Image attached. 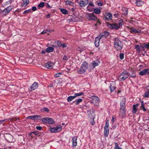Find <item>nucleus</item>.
I'll use <instances>...</instances> for the list:
<instances>
[{
  "mask_svg": "<svg viewBox=\"0 0 149 149\" xmlns=\"http://www.w3.org/2000/svg\"><path fill=\"white\" fill-rule=\"evenodd\" d=\"M114 47L117 51L121 50L123 46L122 42L118 38H114Z\"/></svg>",
  "mask_w": 149,
  "mask_h": 149,
  "instance_id": "nucleus-1",
  "label": "nucleus"
},
{
  "mask_svg": "<svg viewBox=\"0 0 149 149\" xmlns=\"http://www.w3.org/2000/svg\"><path fill=\"white\" fill-rule=\"evenodd\" d=\"M88 67V64L86 61L84 62L81 65L80 68L77 70L79 74H83L87 70Z\"/></svg>",
  "mask_w": 149,
  "mask_h": 149,
  "instance_id": "nucleus-2",
  "label": "nucleus"
},
{
  "mask_svg": "<svg viewBox=\"0 0 149 149\" xmlns=\"http://www.w3.org/2000/svg\"><path fill=\"white\" fill-rule=\"evenodd\" d=\"M125 100L124 98H123L120 102V114H124L126 112L125 108Z\"/></svg>",
  "mask_w": 149,
  "mask_h": 149,
  "instance_id": "nucleus-3",
  "label": "nucleus"
},
{
  "mask_svg": "<svg viewBox=\"0 0 149 149\" xmlns=\"http://www.w3.org/2000/svg\"><path fill=\"white\" fill-rule=\"evenodd\" d=\"M129 76V74L126 71L123 72L119 76V78L120 81L123 80L127 79Z\"/></svg>",
  "mask_w": 149,
  "mask_h": 149,
  "instance_id": "nucleus-4",
  "label": "nucleus"
},
{
  "mask_svg": "<svg viewBox=\"0 0 149 149\" xmlns=\"http://www.w3.org/2000/svg\"><path fill=\"white\" fill-rule=\"evenodd\" d=\"M41 120L43 122L52 125L54 123V120L52 118H43Z\"/></svg>",
  "mask_w": 149,
  "mask_h": 149,
  "instance_id": "nucleus-5",
  "label": "nucleus"
},
{
  "mask_svg": "<svg viewBox=\"0 0 149 149\" xmlns=\"http://www.w3.org/2000/svg\"><path fill=\"white\" fill-rule=\"evenodd\" d=\"M100 62L98 60L93 61L90 65V67L91 69H93L96 66H97L100 63Z\"/></svg>",
  "mask_w": 149,
  "mask_h": 149,
  "instance_id": "nucleus-6",
  "label": "nucleus"
},
{
  "mask_svg": "<svg viewBox=\"0 0 149 149\" xmlns=\"http://www.w3.org/2000/svg\"><path fill=\"white\" fill-rule=\"evenodd\" d=\"M86 18L90 20H95L97 19V18L93 13H88L86 15Z\"/></svg>",
  "mask_w": 149,
  "mask_h": 149,
  "instance_id": "nucleus-7",
  "label": "nucleus"
},
{
  "mask_svg": "<svg viewBox=\"0 0 149 149\" xmlns=\"http://www.w3.org/2000/svg\"><path fill=\"white\" fill-rule=\"evenodd\" d=\"M91 98L92 100L93 103L97 105V103L100 102L99 98L95 95L92 96Z\"/></svg>",
  "mask_w": 149,
  "mask_h": 149,
  "instance_id": "nucleus-8",
  "label": "nucleus"
},
{
  "mask_svg": "<svg viewBox=\"0 0 149 149\" xmlns=\"http://www.w3.org/2000/svg\"><path fill=\"white\" fill-rule=\"evenodd\" d=\"M42 117L40 115H35L33 116H29L26 118V119H30L32 120H40Z\"/></svg>",
  "mask_w": 149,
  "mask_h": 149,
  "instance_id": "nucleus-9",
  "label": "nucleus"
},
{
  "mask_svg": "<svg viewBox=\"0 0 149 149\" xmlns=\"http://www.w3.org/2000/svg\"><path fill=\"white\" fill-rule=\"evenodd\" d=\"M79 20V18L77 16L74 15L72 16H70V18H69L67 19V21L70 22L71 21L77 22Z\"/></svg>",
  "mask_w": 149,
  "mask_h": 149,
  "instance_id": "nucleus-10",
  "label": "nucleus"
},
{
  "mask_svg": "<svg viewBox=\"0 0 149 149\" xmlns=\"http://www.w3.org/2000/svg\"><path fill=\"white\" fill-rule=\"evenodd\" d=\"M61 129V126H58L56 127L53 128H50V130L51 132L52 133H56L60 131Z\"/></svg>",
  "mask_w": 149,
  "mask_h": 149,
  "instance_id": "nucleus-11",
  "label": "nucleus"
},
{
  "mask_svg": "<svg viewBox=\"0 0 149 149\" xmlns=\"http://www.w3.org/2000/svg\"><path fill=\"white\" fill-rule=\"evenodd\" d=\"M88 3V0H80L79 3V6L81 7L85 6Z\"/></svg>",
  "mask_w": 149,
  "mask_h": 149,
  "instance_id": "nucleus-12",
  "label": "nucleus"
},
{
  "mask_svg": "<svg viewBox=\"0 0 149 149\" xmlns=\"http://www.w3.org/2000/svg\"><path fill=\"white\" fill-rule=\"evenodd\" d=\"M139 75L143 76L147 74L149 75V68L145 69L141 71L139 74Z\"/></svg>",
  "mask_w": 149,
  "mask_h": 149,
  "instance_id": "nucleus-13",
  "label": "nucleus"
},
{
  "mask_svg": "<svg viewBox=\"0 0 149 149\" xmlns=\"http://www.w3.org/2000/svg\"><path fill=\"white\" fill-rule=\"evenodd\" d=\"M13 8V6H9L4 9L3 12L5 14V15H6L8 13H9Z\"/></svg>",
  "mask_w": 149,
  "mask_h": 149,
  "instance_id": "nucleus-14",
  "label": "nucleus"
},
{
  "mask_svg": "<svg viewBox=\"0 0 149 149\" xmlns=\"http://www.w3.org/2000/svg\"><path fill=\"white\" fill-rule=\"evenodd\" d=\"M107 26L109 28L111 29H119V26H118V25L116 24L108 23L107 24Z\"/></svg>",
  "mask_w": 149,
  "mask_h": 149,
  "instance_id": "nucleus-15",
  "label": "nucleus"
},
{
  "mask_svg": "<svg viewBox=\"0 0 149 149\" xmlns=\"http://www.w3.org/2000/svg\"><path fill=\"white\" fill-rule=\"evenodd\" d=\"M135 49L137 52H140L142 51H144V48L143 47V45H137L135 46Z\"/></svg>",
  "mask_w": 149,
  "mask_h": 149,
  "instance_id": "nucleus-16",
  "label": "nucleus"
},
{
  "mask_svg": "<svg viewBox=\"0 0 149 149\" xmlns=\"http://www.w3.org/2000/svg\"><path fill=\"white\" fill-rule=\"evenodd\" d=\"M53 65V63L52 62L49 61L45 63L44 66V67L47 68H52Z\"/></svg>",
  "mask_w": 149,
  "mask_h": 149,
  "instance_id": "nucleus-17",
  "label": "nucleus"
},
{
  "mask_svg": "<svg viewBox=\"0 0 149 149\" xmlns=\"http://www.w3.org/2000/svg\"><path fill=\"white\" fill-rule=\"evenodd\" d=\"M116 84L115 82H112L110 84L109 86L110 90L111 92H113L116 88Z\"/></svg>",
  "mask_w": 149,
  "mask_h": 149,
  "instance_id": "nucleus-18",
  "label": "nucleus"
},
{
  "mask_svg": "<svg viewBox=\"0 0 149 149\" xmlns=\"http://www.w3.org/2000/svg\"><path fill=\"white\" fill-rule=\"evenodd\" d=\"M105 17V18L108 20H111L112 18V14L109 12L106 13Z\"/></svg>",
  "mask_w": 149,
  "mask_h": 149,
  "instance_id": "nucleus-19",
  "label": "nucleus"
},
{
  "mask_svg": "<svg viewBox=\"0 0 149 149\" xmlns=\"http://www.w3.org/2000/svg\"><path fill=\"white\" fill-rule=\"evenodd\" d=\"M128 28L129 29V30L130 31L131 33H140L141 32L140 31L134 28L129 27Z\"/></svg>",
  "mask_w": 149,
  "mask_h": 149,
  "instance_id": "nucleus-20",
  "label": "nucleus"
},
{
  "mask_svg": "<svg viewBox=\"0 0 149 149\" xmlns=\"http://www.w3.org/2000/svg\"><path fill=\"white\" fill-rule=\"evenodd\" d=\"M72 144L73 147H75L77 144V136H74L72 138Z\"/></svg>",
  "mask_w": 149,
  "mask_h": 149,
  "instance_id": "nucleus-21",
  "label": "nucleus"
},
{
  "mask_svg": "<svg viewBox=\"0 0 149 149\" xmlns=\"http://www.w3.org/2000/svg\"><path fill=\"white\" fill-rule=\"evenodd\" d=\"M94 7V5L93 3L90 2L88 3V5L87 6V8L89 11H92V9Z\"/></svg>",
  "mask_w": 149,
  "mask_h": 149,
  "instance_id": "nucleus-22",
  "label": "nucleus"
},
{
  "mask_svg": "<svg viewBox=\"0 0 149 149\" xmlns=\"http://www.w3.org/2000/svg\"><path fill=\"white\" fill-rule=\"evenodd\" d=\"M101 38L99 36L98 37L96 38L95 42V45L96 47H98L99 45V42Z\"/></svg>",
  "mask_w": 149,
  "mask_h": 149,
  "instance_id": "nucleus-23",
  "label": "nucleus"
},
{
  "mask_svg": "<svg viewBox=\"0 0 149 149\" xmlns=\"http://www.w3.org/2000/svg\"><path fill=\"white\" fill-rule=\"evenodd\" d=\"M145 89L146 92H145L143 96L146 98L149 97V86L146 87Z\"/></svg>",
  "mask_w": 149,
  "mask_h": 149,
  "instance_id": "nucleus-24",
  "label": "nucleus"
},
{
  "mask_svg": "<svg viewBox=\"0 0 149 149\" xmlns=\"http://www.w3.org/2000/svg\"><path fill=\"white\" fill-rule=\"evenodd\" d=\"M38 87V83L36 82H34L31 86L30 88L32 90H35Z\"/></svg>",
  "mask_w": 149,
  "mask_h": 149,
  "instance_id": "nucleus-25",
  "label": "nucleus"
},
{
  "mask_svg": "<svg viewBox=\"0 0 149 149\" xmlns=\"http://www.w3.org/2000/svg\"><path fill=\"white\" fill-rule=\"evenodd\" d=\"M109 33L108 32H104V33L100 34L99 36L101 38L104 37V38L107 37L109 35Z\"/></svg>",
  "mask_w": 149,
  "mask_h": 149,
  "instance_id": "nucleus-26",
  "label": "nucleus"
},
{
  "mask_svg": "<svg viewBox=\"0 0 149 149\" xmlns=\"http://www.w3.org/2000/svg\"><path fill=\"white\" fill-rule=\"evenodd\" d=\"M65 4L67 5H70L73 6H75V3L69 0L66 1L65 2Z\"/></svg>",
  "mask_w": 149,
  "mask_h": 149,
  "instance_id": "nucleus-27",
  "label": "nucleus"
},
{
  "mask_svg": "<svg viewBox=\"0 0 149 149\" xmlns=\"http://www.w3.org/2000/svg\"><path fill=\"white\" fill-rule=\"evenodd\" d=\"M61 42L59 41H55L54 44V45H53L54 47H61Z\"/></svg>",
  "mask_w": 149,
  "mask_h": 149,
  "instance_id": "nucleus-28",
  "label": "nucleus"
},
{
  "mask_svg": "<svg viewBox=\"0 0 149 149\" xmlns=\"http://www.w3.org/2000/svg\"><path fill=\"white\" fill-rule=\"evenodd\" d=\"M139 106V104H136L133 105V109L132 110V112L133 113H135L137 111V109L136 107Z\"/></svg>",
  "mask_w": 149,
  "mask_h": 149,
  "instance_id": "nucleus-29",
  "label": "nucleus"
},
{
  "mask_svg": "<svg viewBox=\"0 0 149 149\" xmlns=\"http://www.w3.org/2000/svg\"><path fill=\"white\" fill-rule=\"evenodd\" d=\"M23 3L22 4V6L25 7L29 3V0H22Z\"/></svg>",
  "mask_w": 149,
  "mask_h": 149,
  "instance_id": "nucleus-30",
  "label": "nucleus"
},
{
  "mask_svg": "<svg viewBox=\"0 0 149 149\" xmlns=\"http://www.w3.org/2000/svg\"><path fill=\"white\" fill-rule=\"evenodd\" d=\"M104 134L105 136H107L109 132V128L104 127Z\"/></svg>",
  "mask_w": 149,
  "mask_h": 149,
  "instance_id": "nucleus-31",
  "label": "nucleus"
},
{
  "mask_svg": "<svg viewBox=\"0 0 149 149\" xmlns=\"http://www.w3.org/2000/svg\"><path fill=\"white\" fill-rule=\"evenodd\" d=\"M136 5L138 6H141L143 3V2L141 0L137 1L136 2Z\"/></svg>",
  "mask_w": 149,
  "mask_h": 149,
  "instance_id": "nucleus-32",
  "label": "nucleus"
},
{
  "mask_svg": "<svg viewBox=\"0 0 149 149\" xmlns=\"http://www.w3.org/2000/svg\"><path fill=\"white\" fill-rule=\"evenodd\" d=\"M75 98V97L74 95L73 96H69L67 98V101L68 102H70L72 100Z\"/></svg>",
  "mask_w": 149,
  "mask_h": 149,
  "instance_id": "nucleus-33",
  "label": "nucleus"
},
{
  "mask_svg": "<svg viewBox=\"0 0 149 149\" xmlns=\"http://www.w3.org/2000/svg\"><path fill=\"white\" fill-rule=\"evenodd\" d=\"M93 12L97 14H99L101 13V10L98 8H95L93 10Z\"/></svg>",
  "mask_w": 149,
  "mask_h": 149,
  "instance_id": "nucleus-34",
  "label": "nucleus"
},
{
  "mask_svg": "<svg viewBox=\"0 0 149 149\" xmlns=\"http://www.w3.org/2000/svg\"><path fill=\"white\" fill-rule=\"evenodd\" d=\"M46 49L47 50V52L49 53L53 52L54 49L52 47H49L46 48Z\"/></svg>",
  "mask_w": 149,
  "mask_h": 149,
  "instance_id": "nucleus-35",
  "label": "nucleus"
},
{
  "mask_svg": "<svg viewBox=\"0 0 149 149\" xmlns=\"http://www.w3.org/2000/svg\"><path fill=\"white\" fill-rule=\"evenodd\" d=\"M45 5V3L43 2L40 3L38 6L37 7L38 8L40 9L41 8L43 7Z\"/></svg>",
  "mask_w": 149,
  "mask_h": 149,
  "instance_id": "nucleus-36",
  "label": "nucleus"
},
{
  "mask_svg": "<svg viewBox=\"0 0 149 149\" xmlns=\"http://www.w3.org/2000/svg\"><path fill=\"white\" fill-rule=\"evenodd\" d=\"M83 101V100L82 99H79L76 100L75 101V104L76 105L80 103L81 102Z\"/></svg>",
  "mask_w": 149,
  "mask_h": 149,
  "instance_id": "nucleus-37",
  "label": "nucleus"
},
{
  "mask_svg": "<svg viewBox=\"0 0 149 149\" xmlns=\"http://www.w3.org/2000/svg\"><path fill=\"white\" fill-rule=\"evenodd\" d=\"M60 11L64 14H66L68 13L67 11L64 8H61L60 9Z\"/></svg>",
  "mask_w": 149,
  "mask_h": 149,
  "instance_id": "nucleus-38",
  "label": "nucleus"
},
{
  "mask_svg": "<svg viewBox=\"0 0 149 149\" xmlns=\"http://www.w3.org/2000/svg\"><path fill=\"white\" fill-rule=\"evenodd\" d=\"M84 94V93L83 92H80L78 93H76L74 94V95L75 97L78 96H79L83 95Z\"/></svg>",
  "mask_w": 149,
  "mask_h": 149,
  "instance_id": "nucleus-39",
  "label": "nucleus"
},
{
  "mask_svg": "<svg viewBox=\"0 0 149 149\" xmlns=\"http://www.w3.org/2000/svg\"><path fill=\"white\" fill-rule=\"evenodd\" d=\"M32 12V11L31 9H29L28 10H26L24 12L23 14H27L30 13Z\"/></svg>",
  "mask_w": 149,
  "mask_h": 149,
  "instance_id": "nucleus-40",
  "label": "nucleus"
},
{
  "mask_svg": "<svg viewBox=\"0 0 149 149\" xmlns=\"http://www.w3.org/2000/svg\"><path fill=\"white\" fill-rule=\"evenodd\" d=\"M123 24V19H120L119 20L118 22V26H119V28L120 26H121Z\"/></svg>",
  "mask_w": 149,
  "mask_h": 149,
  "instance_id": "nucleus-41",
  "label": "nucleus"
},
{
  "mask_svg": "<svg viewBox=\"0 0 149 149\" xmlns=\"http://www.w3.org/2000/svg\"><path fill=\"white\" fill-rule=\"evenodd\" d=\"M142 45L144 48V50L145 48H149V43L146 44L145 43H144L142 44Z\"/></svg>",
  "mask_w": 149,
  "mask_h": 149,
  "instance_id": "nucleus-42",
  "label": "nucleus"
},
{
  "mask_svg": "<svg viewBox=\"0 0 149 149\" xmlns=\"http://www.w3.org/2000/svg\"><path fill=\"white\" fill-rule=\"evenodd\" d=\"M140 108L141 110L143 109L144 111H147L146 109L144 107V104L141 105L140 107Z\"/></svg>",
  "mask_w": 149,
  "mask_h": 149,
  "instance_id": "nucleus-43",
  "label": "nucleus"
},
{
  "mask_svg": "<svg viewBox=\"0 0 149 149\" xmlns=\"http://www.w3.org/2000/svg\"><path fill=\"white\" fill-rule=\"evenodd\" d=\"M120 58L121 60H123L124 58V54L123 53H121L119 55Z\"/></svg>",
  "mask_w": 149,
  "mask_h": 149,
  "instance_id": "nucleus-44",
  "label": "nucleus"
},
{
  "mask_svg": "<svg viewBox=\"0 0 149 149\" xmlns=\"http://www.w3.org/2000/svg\"><path fill=\"white\" fill-rule=\"evenodd\" d=\"M130 77H136V74L134 72H133L132 74H130Z\"/></svg>",
  "mask_w": 149,
  "mask_h": 149,
  "instance_id": "nucleus-45",
  "label": "nucleus"
},
{
  "mask_svg": "<svg viewBox=\"0 0 149 149\" xmlns=\"http://www.w3.org/2000/svg\"><path fill=\"white\" fill-rule=\"evenodd\" d=\"M61 73H57L55 74L54 76L55 77H59L61 76Z\"/></svg>",
  "mask_w": 149,
  "mask_h": 149,
  "instance_id": "nucleus-46",
  "label": "nucleus"
},
{
  "mask_svg": "<svg viewBox=\"0 0 149 149\" xmlns=\"http://www.w3.org/2000/svg\"><path fill=\"white\" fill-rule=\"evenodd\" d=\"M49 109L47 108L44 107L42 109V111H45L46 112H49Z\"/></svg>",
  "mask_w": 149,
  "mask_h": 149,
  "instance_id": "nucleus-47",
  "label": "nucleus"
},
{
  "mask_svg": "<svg viewBox=\"0 0 149 149\" xmlns=\"http://www.w3.org/2000/svg\"><path fill=\"white\" fill-rule=\"evenodd\" d=\"M109 122L108 120L106 121L105 125L104 127L109 128Z\"/></svg>",
  "mask_w": 149,
  "mask_h": 149,
  "instance_id": "nucleus-48",
  "label": "nucleus"
},
{
  "mask_svg": "<svg viewBox=\"0 0 149 149\" xmlns=\"http://www.w3.org/2000/svg\"><path fill=\"white\" fill-rule=\"evenodd\" d=\"M61 47H62L63 48H64L67 47V46L66 44L63 43V44H61Z\"/></svg>",
  "mask_w": 149,
  "mask_h": 149,
  "instance_id": "nucleus-49",
  "label": "nucleus"
},
{
  "mask_svg": "<svg viewBox=\"0 0 149 149\" xmlns=\"http://www.w3.org/2000/svg\"><path fill=\"white\" fill-rule=\"evenodd\" d=\"M12 2V0H9L8 1H7L6 2L4 3V4L5 5H7L9 3H11Z\"/></svg>",
  "mask_w": 149,
  "mask_h": 149,
  "instance_id": "nucleus-50",
  "label": "nucleus"
},
{
  "mask_svg": "<svg viewBox=\"0 0 149 149\" xmlns=\"http://www.w3.org/2000/svg\"><path fill=\"white\" fill-rule=\"evenodd\" d=\"M128 11L127 9H125L124 10V13H123V14L124 15H127L128 14Z\"/></svg>",
  "mask_w": 149,
  "mask_h": 149,
  "instance_id": "nucleus-51",
  "label": "nucleus"
},
{
  "mask_svg": "<svg viewBox=\"0 0 149 149\" xmlns=\"http://www.w3.org/2000/svg\"><path fill=\"white\" fill-rule=\"evenodd\" d=\"M97 5L99 6H101L103 5V3L102 2L99 1L97 2Z\"/></svg>",
  "mask_w": 149,
  "mask_h": 149,
  "instance_id": "nucleus-52",
  "label": "nucleus"
},
{
  "mask_svg": "<svg viewBox=\"0 0 149 149\" xmlns=\"http://www.w3.org/2000/svg\"><path fill=\"white\" fill-rule=\"evenodd\" d=\"M68 59V58L67 56H66V55L64 56L63 58V60L67 61Z\"/></svg>",
  "mask_w": 149,
  "mask_h": 149,
  "instance_id": "nucleus-53",
  "label": "nucleus"
},
{
  "mask_svg": "<svg viewBox=\"0 0 149 149\" xmlns=\"http://www.w3.org/2000/svg\"><path fill=\"white\" fill-rule=\"evenodd\" d=\"M90 123L92 125H93L95 124V122L94 121V120L93 119H91V120H90Z\"/></svg>",
  "mask_w": 149,
  "mask_h": 149,
  "instance_id": "nucleus-54",
  "label": "nucleus"
},
{
  "mask_svg": "<svg viewBox=\"0 0 149 149\" xmlns=\"http://www.w3.org/2000/svg\"><path fill=\"white\" fill-rule=\"evenodd\" d=\"M36 129L38 130H41L42 129V127L40 126H36Z\"/></svg>",
  "mask_w": 149,
  "mask_h": 149,
  "instance_id": "nucleus-55",
  "label": "nucleus"
},
{
  "mask_svg": "<svg viewBox=\"0 0 149 149\" xmlns=\"http://www.w3.org/2000/svg\"><path fill=\"white\" fill-rule=\"evenodd\" d=\"M45 4H46V7H47L49 8H52V6H50L48 3H46Z\"/></svg>",
  "mask_w": 149,
  "mask_h": 149,
  "instance_id": "nucleus-56",
  "label": "nucleus"
},
{
  "mask_svg": "<svg viewBox=\"0 0 149 149\" xmlns=\"http://www.w3.org/2000/svg\"><path fill=\"white\" fill-rule=\"evenodd\" d=\"M47 31H48V30H47V29L44 30L41 33L42 34H44L46 33Z\"/></svg>",
  "mask_w": 149,
  "mask_h": 149,
  "instance_id": "nucleus-57",
  "label": "nucleus"
},
{
  "mask_svg": "<svg viewBox=\"0 0 149 149\" xmlns=\"http://www.w3.org/2000/svg\"><path fill=\"white\" fill-rule=\"evenodd\" d=\"M7 120L6 119H4L3 120H0V124H1L2 123H4V122L5 121H6Z\"/></svg>",
  "mask_w": 149,
  "mask_h": 149,
  "instance_id": "nucleus-58",
  "label": "nucleus"
},
{
  "mask_svg": "<svg viewBox=\"0 0 149 149\" xmlns=\"http://www.w3.org/2000/svg\"><path fill=\"white\" fill-rule=\"evenodd\" d=\"M32 10L33 11H35L37 10V8L35 6H33L32 8Z\"/></svg>",
  "mask_w": 149,
  "mask_h": 149,
  "instance_id": "nucleus-59",
  "label": "nucleus"
},
{
  "mask_svg": "<svg viewBox=\"0 0 149 149\" xmlns=\"http://www.w3.org/2000/svg\"><path fill=\"white\" fill-rule=\"evenodd\" d=\"M114 149H122L121 148H120L118 146L116 145H115Z\"/></svg>",
  "mask_w": 149,
  "mask_h": 149,
  "instance_id": "nucleus-60",
  "label": "nucleus"
},
{
  "mask_svg": "<svg viewBox=\"0 0 149 149\" xmlns=\"http://www.w3.org/2000/svg\"><path fill=\"white\" fill-rule=\"evenodd\" d=\"M32 133L36 135H38V131H34L33 132H32Z\"/></svg>",
  "mask_w": 149,
  "mask_h": 149,
  "instance_id": "nucleus-61",
  "label": "nucleus"
},
{
  "mask_svg": "<svg viewBox=\"0 0 149 149\" xmlns=\"http://www.w3.org/2000/svg\"><path fill=\"white\" fill-rule=\"evenodd\" d=\"M46 52H47V50H42L41 51V53L42 54H45Z\"/></svg>",
  "mask_w": 149,
  "mask_h": 149,
  "instance_id": "nucleus-62",
  "label": "nucleus"
},
{
  "mask_svg": "<svg viewBox=\"0 0 149 149\" xmlns=\"http://www.w3.org/2000/svg\"><path fill=\"white\" fill-rule=\"evenodd\" d=\"M118 13H115V14H114V15H113V16H114V17H117L118 16Z\"/></svg>",
  "mask_w": 149,
  "mask_h": 149,
  "instance_id": "nucleus-63",
  "label": "nucleus"
},
{
  "mask_svg": "<svg viewBox=\"0 0 149 149\" xmlns=\"http://www.w3.org/2000/svg\"><path fill=\"white\" fill-rule=\"evenodd\" d=\"M52 15H51L49 14H47L46 15V17H47V18H50V16H51Z\"/></svg>",
  "mask_w": 149,
  "mask_h": 149,
  "instance_id": "nucleus-64",
  "label": "nucleus"
}]
</instances>
